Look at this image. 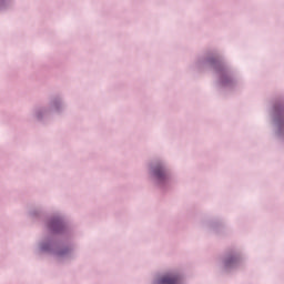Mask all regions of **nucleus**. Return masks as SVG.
Returning a JSON list of instances; mask_svg holds the SVG:
<instances>
[{"instance_id":"obj_1","label":"nucleus","mask_w":284,"mask_h":284,"mask_svg":"<svg viewBox=\"0 0 284 284\" xmlns=\"http://www.w3.org/2000/svg\"><path fill=\"white\" fill-rule=\"evenodd\" d=\"M161 284H179V278L174 276L166 275L162 277Z\"/></svg>"},{"instance_id":"obj_2","label":"nucleus","mask_w":284,"mask_h":284,"mask_svg":"<svg viewBox=\"0 0 284 284\" xmlns=\"http://www.w3.org/2000/svg\"><path fill=\"white\" fill-rule=\"evenodd\" d=\"M154 174L158 179H162L163 178V170L162 169H156L154 171Z\"/></svg>"},{"instance_id":"obj_3","label":"nucleus","mask_w":284,"mask_h":284,"mask_svg":"<svg viewBox=\"0 0 284 284\" xmlns=\"http://www.w3.org/2000/svg\"><path fill=\"white\" fill-rule=\"evenodd\" d=\"M234 261H236V258H234V257L226 260V262H225L226 267H230V265H232V263H234Z\"/></svg>"}]
</instances>
